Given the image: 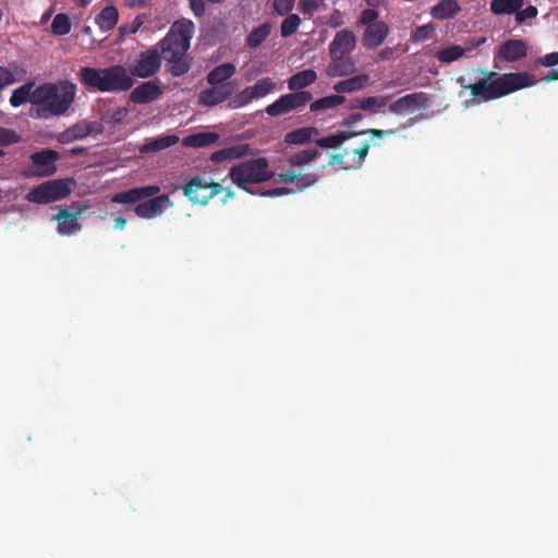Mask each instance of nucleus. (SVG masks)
Wrapping results in <instances>:
<instances>
[{"instance_id":"32","label":"nucleus","mask_w":558,"mask_h":558,"mask_svg":"<svg viewBox=\"0 0 558 558\" xmlns=\"http://www.w3.org/2000/svg\"><path fill=\"white\" fill-rule=\"evenodd\" d=\"M356 136L355 131H342L335 134H330L318 138L316 141V145L322 148H338L340 147L347 140L353 138Z\"/></svg>"},{"instance_id":"28","label":"nucleus","mask_w":558,"mask_h":558,"mask_svg":"<svg viewBox=\"0 0 558 558\" xmlns=\"http://www.w3.org/2000/svg\"><path fill=\"white\" fill-rule=\"evenodd\" d=\"M235 65L231 62H226L215 66L208 72L206 80L210 85H225L226 81L231 78L235 74Z\"/></svg>"},{"instance_id":"2","label":"nucleus","mask_w":558,"mask_h":558,"mask_svg":"<svg viewBox=\"0 0 558 558\" xmlns=\"http://www.w3.org/2000/svg\"><path fill=\"white\" fill-rule=\"evenodd\" d=\"M536 83L537 78L529 72H511L504 74L488 72L485 77L480 78L475 84L470 85L469 88L474 98L480 97L488 101L526 87H532Z\"/></svg>"},{"instance_id":"62","label":"nucleus","mask_w":558,"mask_h":558,"mask_svg":"<svg viewBox=\"0 0 558 558\" xmlns=\"http://www.w3.org/2000/svg\"><path fill=\"white\" fill-rule=\"evenodd\" d=\"M349 109L350 110H355V109L363 110L362 98H356V99L352 100L351 104L349 105Z\"/></svg>"},{"instance_id":"46","label":"nucleus","mask_w":558,"mask_h":558,"mask_svg":"<svg viewBox=\"0 0 558 558\" xmlns=\"http://www.w3.org/2000/svg\"><path fill=\"white\" fill-rule=\"evenodd\" d=\"M21 141V136L11 129L0 126V146H9Z\"/></svg>"},{"instance_id":"55","label":"nucleus","mask_w":558,"mask_h":558,"mask_svg":"<svg viewBox=\"0 0 558 558\" xmlns=\"http://www.w3.org/2000/svg\"><path fill=\"white\" fill-rule=\"evenodd\" d=\"M539 63L544 66H554L558 64V52H551L539 58Z\"/></svg>"},{"instance_id":"10","label":"nucleus","mask_w":558,"mask_h":558,"mask_svg":"<svg viewBox=\"0 0 558 558\" xmlns=\"http://www.w3.org/2000/svg\"><path fill=\"white\" fill-rule=\"evenodd\" d=\"M161 54L158 48L151 47L138 53L129 68L131 76L147 78L155 75L161 66Z\"/></svg>"},{"instance_id":"27","label":"nucleus","mask_w":558,"mask_h":558,"mask_svg":"<svg viewBox=\"0 0 558 558\" xmlns=\"http://www.w3.org/2000/svg\"><path fill=\"white\" fill-rule=\"evenodd\" d=\"M369 84V75L359 74L350 78L339 81L333 85V90L341 93H353L364 89Z\"/></svg>"},{"instance_id":"21","label":"nucleus","mask_w":558,"mask_h":558,"mask_svg":"<svg viewBox=\"0 0 558 558\" xmlns=\"http://www.w3.org/2000/svg\"><path fill=\"white\" fill-rule=\"evenodd\" d=\"M101 71H102V68L83 66L80 69L77 75H78L80 82L89 92L107 93L105 76L101 73Z\"/></svg>"},{"instance_id":"20","label":"nucleus","mask_w":558,"mask_h":558,"mask_svg":"<svg viewBox=\"0 0 558 558\" xmlns=\"http://www.w3.org/2000/svg\"><path fill=\"white\" fill-rule=\"evenodd\" d=\"M527 53V46L521 39H508L504 41L496 53V58L506 62H515Z\"/></svg>"},{"instance_id":"54","label":"nucleus","mask_w":558,"mask_h":558,"mask_svg":"<svg viewBox=\"0 0 558 558\" xmlns=\"http://www.w3.org/2000/svg\"><path fill=\"white\" fill-rule=\"evenodd\" d=\"M300 10L304 14H313L317 10V3L315 0H299Z\"/></svg>"},{"instance_id":"56","label":"nucleus","mask_w":558,"mask_h":558,"mask_svg":"<svg viewBox=\"0 0 558 558\" xmlns=\"http://www.w3.org/2000/svg\"><path fill=\"white\" fill-rule=\"evenodd\" d=\"M364 118L362 113H351L341 122V126L351 129L356 122Z\"/></svg>"},{"instance_id":"59","label":"nucleus","mask_w":558,"mask_h":558,"mask_svg":"<svg viewBox=\"0 0 558 558\" xmlns=\"http://www.w3.org/2000/svg\"><path fill=\"white\" fill-rule=\"evenodd\" d=\"M393 56V49L390 47H386L381 49L378 53L380 60H390Z\"/></svg>"},{"instance_id":"30","label":"nucleus","mask_w":558,"mask_h":558,"mask_svg":"<svg viewBox=\"0 0 558 558\" xmlns=\"http://www.w3.org/2000/svg\"><path fill=\"white\" fill-rule=\"evenodd\" d=\"M118 20V9L114 5H107L96 16L95 22L101 31L108 32L116 27Z\"/></svg>"},{"instance_id":"39","label":"nucleus","mask_w":558,"mask_h":558,"mask_svg":"<svg viewBox=\"0 0 558 558\" xmlns=\"http://www.w3.org/2000/svg\"><path fill=\"white\" fill-rule=\"evenodd\" d=\"M465 53V49L459 45H452V46H449V47H446L444 49H441L440 51H438L436 53V59L440 62V63H451V62H454L457 60H459L460 58H462Z\"/></svg>"},{"instance_id":"7","label":"nucleus","mask_w":558,"mask_h":558,"mask_svg":"<svg viewBox=\"0 0 558 558\" xmlns=\"http://www.w3.org/2000/svg\"><path fill=\"white\" fill-rule=\"evenodd\" d=\"M313 100L311 92L291 90L281 95L276 101L268 105L265 112L270 117L288 114L292 111H302Z\"/></svg>"},{"instance_id":"19","label":"nucleus","mask_w":558,"mask_h":558,"mask_svg":"<svg viewBox=\"0 0 558 558\" xmlns=\"http://www.w3.org/2000/svg\"><path fill=\"white\" fill-rule=\"evenodd\" d=\"M162 96V89L157 81H148L140 84L130 94V100L134 104H149Z\"/></svg>"},{"instance_id":"40","label":"nucleus","mask_w":558,"mask_h":558,"mask_svg":"<svg viewBox=\"0 0 558 558\" xmlns=\"http://www.w3.org/2000/svg\"><path fill=\"white\" fill-rule=\"evenodd\" d=\"M32 85L25 84L13 90L10 97V104L12 107H20L27 101L33 105V92L31 90Z\"/></svg>"},{"instance_id":"41","label":"nucleus","mask_w":558,"mask_h":558,"mask_svg":"<svg viewBox=\"0 0 558 558\" xmlns=\"http://www.w3.org/2000/svg\"><path fill=\"white\" fill-rule=\"evenodd\" d=\"M283 16L284 19L280 25V35L281 37L287 38L296 33L301 25V19L298 14L294 13H288Z\"/></svg>"},{"instance_id":"22","label":"nucleus","mask_w":558,"mask_h":558,"mask_svg":"<svg viewBox=\"0 0 558 558\" xmlns=\"http://www.w3.org/2000/svg\"><path fill=\"white\" fill-rule=\"evenodd\" d=\"M250 155H253L251 145L244 143L216 150L209 159L215 163H220L226 160L242 159Z\"/></svg>"},{"instance_id":"50","label":"nucleus","mask_w":558,"mask_h":558,"mask_svg":"<svg viewBox=\"0 0 558 558\" xmlns=\"http://www.w3.org/2000/svg\"><path fill=\"white\" fill-rule=\"evenodd\" d=\"M356 136L368 134L371 137L381 138L384 136H391L396 134L395 130H377V129H368L355 132Z\"/></svg>"},{"instance_id":"49","label":"nucleus","mask_w":558,"mask_h":558,"mask_svg":"<svg viewBox=\"0 0 558 558\" xmlns=\"http://www.w3.org/2000/svg\"><path fill=\"white\" fill-rule=\"evenodd\" d=\"M349 155V148H344L342 153L332 154L329 158V165H338L341 166L344 170H351L352 168H347Z\"/></svg>"},{"instance_id":"6","label":"nucleus","mask_w":558,"mask_h":558,"mask_svg":"<svg viewBox=\"0 0 558 558\" xmlns=\"http://www.w3.org/2000/svg\"><path fill=\"white\" fill-rule=\"evenodd\" d=\"M378 17L379 12L375 9H364L357 17L356 25L364 27L362 45L367 50L381 46L390 33L389 25Z\"/></svg>"},{"instance_id":"42","label":"nucleus","mask_w":558,"mask_h":558,"mask_svg":"<svg viewBox=\"0 0 558 558\" xmlns=\"http://www.w3.org/2000/svg\"><path fill=\"white\" fill-rule=\"evenodd\" d=\"M391 99V96H369L366 98H362V106L364 111H369L371 113H377L380 111L383 107L387 105V102Z\"/></svg>"},{"instance_id":"1","label":"nucleus","mask_w":558,"mask_h":558,"mask_svg":"<svg viewBox=\"0 0 558 558\" xmlns=\"http://www.w3.org/2000/svg\"><path fill=\"white\" fill-rule=\"evenodd\" d=\"M76 85L69 80L44 83L33 90L31 116L36 119H50L66 114L76 96Z\"/></svg>"},{"instance_id":"13","label":"nucleus","mask_w":558,"mask_h":558,"mask_svg":"<svg viewBox=\"0 0 558 558\" xmlns=\"http://www.w3.org/2000/svg\"><path fill=\"white\" fill-rule=\"evenodd\" d=\"M107 93L126 92L132 88L134 80L128 70L120 64L102 68Z\"/></svg>"},{"instance_id":"51","label":"nucleus","mask_w":558,"mask_h":558,"mask_svg":"<svg viewBox=\"0 0 558 558\" xmlns=\"http://www.w3.org/2000/svg\"><path fill=\"white\" fill-rule=\"evenodd\" d=\"M292 192H293V190H291L289 187H275V189H269V190H264V191L258 190L257 193L262 196L278 197V196L288 195Z\"/></svg>"},{"instance_id":"5","label":"nucleus","mask_w":558,"mask_h":558,"mask_svg":"<svg viewBox=\"0 0 558 558\" xmlns=\"http://www.w3.org/2000/svg\"><path fill=\"white\" fill-rule=\"evenodd\" d=\"M194 28V24L190 20L175 22L159 44L161 58L186 54Z\"/></svg>"},{"instance_id":"14","label":"nucleus","mask_w":558,"mask_h":558,"mask_svg":"<svg viewBox=\"0 0 558 558\" xmlns=\"http://www.w3.org/2000/svg\"><path fill=\"white\" fill-rule=\"evenodd\" d=\"M86 206L78 205L73 207V211H70L68 207H61L59 213L54 216L57 221L58 232L61 235L75 234L82 229V225L78 222Z\"/></svg>"},{"instance_id":"3","label":"nucleus","mask_w":558,"mask_h":558,"mask_svg":"<svg viewBox=\"0 0 558 558\" xmlns=\"http://www.w3.org/2000/svg\"><path fill=\"white\" fill-rule=\"evenodd\" d=\"M160 192L159 185H145L133 187L111 196L114 204H136L134 213L143 219H153L160 216L171 201L167 194L157 195Z\"/></svg>"},{"instance_id":"9","label":"nucleus","mask_w":558,"mask_h":558,"mask_svg":"<svg viewBox=\"0 0 558 558\" xmlns=\"http://www.w3.org/2000/svg\"><path fill=\"white\" fill-rule=\"evenodd\" d=\"M71 190L62 180H50L33 187L25 199L35 204H49L66 197Z\"/></svg>"},{"instance_id":"12","label":"nucleus","mask_w":558,"mask_h":558,"mask_svg":"<svg viewBox=\"0 0 558 558\" xmlns=\"http://www.w3.org/2000/svg\"><path fill=\"white\" fill-rule=\"evenodd\" d=\"M102 132L104 125L101 122L82 120L59 133L57 140L61 144H69L74 141L84 140L87 136H96Z\"/></svg>"},{"instance_id":"26","label":"nucleus","mask_w":558,"mask_h":558,"mask_svg":"<svg viewBox=\"0 0 558 558\" xmlns=\"http://www.w3.org/2000/svg\"><path fill=\"white\" fill-rule=\"evenodd\" d=\"M461 11L457 0H441L430 9V15L435 20L444 21L453 19Z\"/></svg>"},{"instance_id":"4","label":"nucleus","mask_w":558,"mask_h":558,"mask_svg":"<svg viewBox=\"0 0 558 558\" xmlns=\"http://www.w3.org/2000/svg\"><path fill=\"white\" fill-rule=\"evenodd\" d=\"M275 173L269 169L268 159L265 157L252 158L232 166L229 170V178L239 187L251 194L257 191L250 189V185L264 183L272 179Z\"/></svg>"},{"instance_id":"47","label":"nucleus","mask_w":558,"mask_h":558,"mask_svg":"<svg viewBox=\"0 0 558 558\" xmlns=\"http://www.w3.org/2000/svg\"><path fill=\"white\" fill-rule=\"evenodd\" d=\"M435 27L432 24L417 26L413 32V40L424 41L432 38Z\"/></svg>"},{"instance_id":"52","label":"nucleus","mask_w":558,"mask_h":558,"mask_svg":"<svg viewBox=\"0 0 558 558\" xmlns=\"http://www.w3.org/2000/svg\"><path fill=\"white\" fill-rule=\"evenodd\" d=\"M299 177V172L295 169H289L284 172L278 174V181L286 184L294 183L296 178Z\"/></svg>"},{"instance_id":"38","label":"nucleus","mask_w":558,"mask_h":558,"mask_svg":"<svg viewBox=\"0 0 558 558\" xmlns=\"http://www.w3.org/2000/svg\"><path fill=\"white\" fill-rule=\"evenodd\" d=\"M369 150L368 142H363L357 148L350 149V155L348 157V167L354 170L363 167L366 156Z\"/></svg>"},{"instance_id":"17","label":"nucleus","mask_w":558,"mask_h":558,"mask_svg":"<svg viewBox=\"0 0 558 558\" xmlns=\"http://www.w3.org/2000/svg\"><path fill=\"white\" fill-rule=\"evenodd\" d=\"M234 90V85L228 82L225 85H211L199 93L198 102L203 106L213 107L230 98Z\"/></svg>"},{"instance_id":"18","label":"nucleus","mask_w":558,"mask_h":558,"mask_svg":"<svg viewBox=\"0 0 558 558\" xmlns=\"http://www.w3.org/2000/svg\"><path fill=\"white\" fill-rule=\"evenodd\" d=\"M356 47V36L350 29H341L336 33L330 41L329 56H349Z\"/></svg>"},{"instance_id":"35","label":"nucleus","mask_w":558,"mask_h":558,"mask_svg":"<svg viewBox=\"0 0 558 558\" xmlns=\"http://www.w3.org/2000/svg\"><path fill=\"white\" fill-rule=\"evenodd\" d=\"M345 97L342 95H329L310 102L311 112L326 111L343 104Z\"/></svg>"},{"instance_id":"36","label":"nucleus","mask_w":558,"mask_h":558,"mask_svg":"<svg viewBox=\"0 0 558 558\" xmlns=\"http://www.w3.org/2000/svg\"><path fill=\"white\" fill-rule=\"evenodd\" d=\"M313 134H317L315 128H301L284 135V142L289 145H304L308 143Z\"/></svg>"},{"instance_id":"16","label":"nucleus","mask_w":558,"mask_h":558,"mask_svg":"<svg viewBox=\"0 0 558 558\" xmlns=\"http://www.w3.org/2000/svg\"><path fill=\"white\" fill-rule=\"evenodd\" d=\"M59 157V153L52 149H44L32 154L31 160L34 167L32 174L37 177H50L54 174L57 171L56 161Z\"/></svg>"},{"instance_id":"45","label":"nucleus","mask_w":558,"mask_h":558,"mask_svg":"<svg viewBox=\"0 0 558 558\" xmlns=\"http://www.w3.org/2000/svg\"><path fill=\"white\" fill-rule=\"evenodd\" d=\"M299 177L295 180L298 191L302 192L307 187L313 186L317 182V174L314 172L302 173L301 170H298Z\"/></svg>"},{"instance_id":"8","label":"nucleus","mask_w":558,"mask_h":558,"mask_svg":"<svg viewBox=\"0 0 558 558\" xmlns=\"http://www.w3.org/2000/svg\"><path fill=\"white\" fill-rule=\"evenodd\" d=\"M183 194L192 203L206 205L211 198L217 196L222 190V185L214 182L211 179H205L196 175L192 178L184 186Z\"/></svg>"},{"instance_id":"53","label":"nucleus","mask_w":558,"mask_h":558,"mask_svg":"<svg viewBox=\"0 0 558 558\" xmlns=\"http://www.w3.org/2000/svg\"><path fill=\"white\" fill-rule=\"evenodd\" d=\"M14 82L13 74L7 68L0 66V90Z\"/></svg>"},{"instance_id":"64","label":"nucleus","mask_w":558,"mask_h":558,"mask_svg":"<svg viewBox=\"0 0 558 558\" xmlns=\"http://www.w3.org/2000/svg\"><path fill=\"white\" fill-rule=\"evenodd\" d=\"M545 81L547 82H550V81H556L558 80V71L557 70H551L545 77H544Z\"/></svg>"},{"instance_id":"11","label":"nucleus","mask_w":558,"mask_h":558,"mask_svg":"<svg viewBox=\"0 0 558 558\" xmlns=\"http://www.w3.org/2000/svg\"><path fill=\"white\" fill-rule=\"evenodd\" d=\"M276 88V83L270 77H262L254 85L246 86L230 102L233 109L242 108L253 100L263 98Z\"/></svg>"},{"instance_id":"63","label":"nucleus","mask_w":558,"mask_h":558,"mask_svg":"<svg viewBox=\"0 0 558 558\" xmlns=\"http://www.w3.org/2000/svg\"><path fill=\"white\" fill-rule=\"evenodd\" d=\"M143 22L141 21L140 17H136L133 23H132V27L131 29L128 32L130 34H134L137 32V29L142 26Z\"/></svg>"},{"instance_id":"44","label":"nucleus","mask_w":558,"mask_h":558,"mask_svg":"<svg viewBox=\"0 0 558 558\" xmlns=\"http://www.w3.org/2000/svg\"><path fill=\"white\" fill-rule=\"evenodd\" d=\"M268 4L278 15L283 16L290 13L295 4V0H268Z\"/></svg>"},{"instance_id":"15","label":"nucleus","mask_w":558,"mask_h":558,"mask_svg":"<svg viewBox=\"0 0 558 558\" xmlns=\"http://www.w3.org/2000/svg\"><path fill=\"white\" fill-rule=\"evenodd\" d=\"M429 107V97L426 93H412L397 99L389 105V112L395 114H404Z\"/></svg>"},{"instance_id":"23","label":"nucleus","mask_w":558,"mask_h":558,"mask_svg":"<svg viewBox=\"0 0 558 558\" xmlns=\"http://www.w3.org/2000/svg\"><path fill=\"white\" fill-rule=\"evenodd\" d=\"M326 73L330 77L347 76L355 71L354 61L350 56H330Z\"/></svg>"},{"instance_id":"31","label":"nucleus","mask_w":558,"mask_h":558,"mask_svg":"<svg viewBox=\"0 0 558 558\" xmlns=\"http://www.w3.org/2000/svg\"><path fill=\"white\" fill-rule=\"evenodd\" d=\"M167 62L168 72L174 76H182L189 72L191 62L186 54L183 56H168L163 58Z\"/></svg>"},{"instance_id":"58","label":"nucleus","mask_w":558,"mask_h":558,"mask_svg":"<svg viewBox=\"0 0 558 558\" xmlns=\"http://www.w3.org/2000/svg\"><path fill=\"white\" fill-rule=\"evenodd\" d=\"M150 0H123L129 8H145Z\"/></svg>"},{"instance_id":"29","label":"nucleus","mask_w":558,"mask_h":558,"mask_svg":"<svg viewBox=\"0 0 558 558\" xmlns=\"http://www.w3.org/2000/svg\"><path fill=\"white\" fill-rule=\"evenodd\" d=\"M219 140V135L214 132H199L185 136L182 141L185 147H207L215 144Z\"/></svg>"},{"instance_id":"37","label":"nucleus","mask_w":558,"mask_h":558,"mask_svg":"<svg viewBox=\"0 0 558 558\" xmlns=\"http://www.w3.org/2000/svg\"><path fill=\"white\" fill-rule=\"evenodd\" d=\"M319 155L320 153L317 148H306L290 155L288 162L293 168L301 167L314 161Z\"/></svg>"},{"instance_id":"24","label":"nucleus","mask_w":558,"mask_h":558,"mask_svg":"<svg viewBox=\"0 0 558 558\" xmlns=\"http://www.w3.org/2000/svg\"><path fill=\"white\" fill-rule=\"evenodd\" d=\"M180 141L179 136L175 134L162 135L157 138L147 140L141 147L140 153L142 154H151L165 150L173 145H175Z\"/></svg>"},{"instance_id":"61","label":"nucleus","mask_w":558,"mask_h":558,"mask_svg":"<svg viewBox=\"0 0 558 558\" xmlns=\"http://www.w3.org/2000/svg\"><path fill=\"white\" fill-rule=\"evenodd\" d=\"M125 225H126V219L125 218L120 216V217H117L114 219V228L116 229L122 230V229H124Z\"/></svg>"},{"instance_id":"25","label":"nucleus","mask_w":558,"mask_h":558,"mask_svg":"<svg viewBox=\"0 0 558 558\" xmlns=\"http://www.w3.org/2000/svg\"><path fill=\"white\" fill-rule=\"evenodd\" d=\"M317 80V73L313 69H306L291 75L288 81L290 90L304 92L303 89L314 84Z\"/></svg>"},{"instance_id":"33","label":"nucleus","mask_w":558,"mask_h":558,"mask_svg":"<svg viewBox=\"0 0 558 558\" xmlns=\"http://www.w3.org/2000/svg\"><path fill=\"white\" fill-rule=\"evenodd\" d=\"M524 0H492L490 11L495 15H511L521 9Z\"/></svg>"},{"instance_id":"34","label":"nucleus","mask_w":558,"mask_h":558,"mask_svg":"<svg viewBox=\"0 0 558 558\" xmlns=\"http://www.w3.org/2000/svg\"><path fill=\"white\" fill-rule=\"evenodd\" d=\"M271 28L272 26L269 22H264L259 26L253 28L246 37V45L254 49L259 47L271 33Z\"/></svg>"},{"instance_id":"57","label":"nucleus","mask_w":558,"mask_h":558,"mask_svg":"<svg viewBox=\"0 0 558 558\" xmlns=\"http://www.w3.org/2000/svg\"><path fill=\"white\" fill-rule=\"evenodd\" d=\"M190 4L195 15L199 16L205 12V4L202 0H190Z\"/></svg>"},{"instance_id":"43","label":"nucleus","mask_w":558,"mask_h":558,"mask_svg":"<svg viewBox=\"0 0 558 558\" xmlns=\"http://www.w3.org/2000/svg\"><path fill=\"white\" fill-rule=\"evenodd\" d=\"M71 31V22L66 14L58 13L51 23V32L54 35L63 36L69 34Z\"/></svg>"},{"instance_id":"48","label":"nucleus","mask_w":558,"mask_h":558,"mask_svg":"<svg viewBox=\"0 0 558 558\" xmlns=\"http://www.w3.org/2000/svg\"><path fill=\"white\" fill-rule=\"evenodd\" d=\"M537 14V8L534 5H529L525 9H519L514 14V19L518 24H522L526 20L535 19Z\"/></svg>"},{"instance_id":"60","label":"nucleus","mask_w":558,"mask_h":558,"mask_svg":"<svg viewBox=\"0 0 558 558\" xmlns=\"http://www.w3.org/2000/svg\"><path fill=\"white\" fill-rule=\"evenodd\" d=\"M125 114V109H117L112 116L108 119L109 122H119L122 117Z\"/></svg>"}]
</instances>
